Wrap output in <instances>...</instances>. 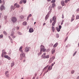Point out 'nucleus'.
Listing matches in <instances>:
<instances>
[{"instance_id":"f257e3e1","label":"nucleus","mask_w":79,"mask_h":79,"mask_svg":"<svg viewBox=\"0 0 79 79\" xmlns=\"http://www.w3.org/2000/svg\"><path fill=\"white\" fill-rule=\"evenodd\" d=\"M19 51L21 53L20 55V60H21L23 58L25 57V53L23 52V46H21L20 47Z\"/></svg>"},{"instance_id":"f03ea898","label":"nucleus","mask_w":79,"mask_h":79,"mask_svg":"<svg viewBox=\"0 0 79 79\" xmlns=\"http://www.w3.org/2000/svg\"><path fill=\"white\" fill-rule=\"evenodd\" d=\"M40 54H42V52H45V51L47 50L46 49H45V47L43 45H41V47H40Z\"/></svg>"},{"instance_id":"7ed1b4c3","label":"nucleus","mask_w":79,"mask_h":79,"mask_svg":"<svg viewBox=\"0 0 79 79\" xmlns=\"http://www.w3.org/2000/svg\"><path fill=\"white\" fill-rule=\"evenodd\" d=\"M11 21L13 23H15L17 21V19L16 17H13L11 18Z\"/></svg>"},{"instance_id":"20e7f679","label":"nucleus","mask_w":79,"mask_h":79,"mask_svg":"<svg viewBox=\"0 0 79 79\" xmlns=\"http://www.w3.org/2000/svg\"><path fill=\"white\" fill-rule=\"evenodd\" d=\"M51 11H50L48 12V14L45 17V20H47V19H48V17H49L50 14V13H51Z\"/></svg>"},{"instance_id":"39448f33","label":"nucleus","mask_w":79,"mask_h":79,"mask_svg":"<svg viewBox=\"0 0 79 79\" xmlns=\"http://www.w3.org/2000/svg\"><path fill=\"white\" fill-rule=\"evenodd\" d=\"M52 66H49L48 68V69L47 70V71H46L45 72V73H48V71H50V70H52Z\"/></svg>"},{"instance_id":"423d86ee","label":"nucleus","mask_w":79,"mask_h":79,"mask_svg":"<svg viewBox=\"0 0 79 79\" xmlns=\"http://www.w3.org/2000/svg\"><path fill=\"white\" fill-rule=\"evenodd\" d=\"M49 55H47V56H44V55H42L41 56V57L42 58L43 57V58L44 59H46V58H49Z\"/></svg>"},{"instance_id":"0eeeda50","label":"nucleus","mask_w":79,"mask_h":79,"mask_svg":"<svg viewBox=\"0 0 79 79\" xmlns=\"http://www.w3.org/2000/svg\"><path fill=\"white\" fill-rule=\"evenodd\" d=\"M25 52H29V48H28V47H26L25 49Z\"/></svg>"},{"instance_id":"6e6552de","label":"nucleus","mask_w":79,"mask_h":79,"mask_svg":"<svg viewBox=\"0 0 79 79\" xmlns=\"http://www.w3.org/2000/svg\"><path fill=\"white\" fill-rule=\"evenodd\" d=\"M5 8L4 6H3V5H2L0 7L1 10V11H2L3 10H5Z\"/></svg>"},{"instance_id":"1a4fd4ad","label":"nucleus","mask_w":79,"mask_h":79,"mask_svg":"<svg viewBox=\"0 0 79 79\" xmlns=\"http://www.w3.org/2000/svg\"><path fill=\"white\" fill-rule=\"evenodd\" d=\"M14 6H16L15 8H19L20 7V6L18 4V3H16L14 4Z\"/></svg>"},{"instance_id":"9d476101","label":"nucleus","mask_w":79,"mask_h":79,"mask_svg":"<svg viewBox=\"0 0 79 79\" xmlns=\"http://www.w3.org/2000/svg\"><path fill=\"white\" fill-rule=\"evenodd\" d=\"M71 22H73L74 20V15H73L72 17L71 18Z\"/></svg>"},{"instance_id":"9b49d317","label":"nucleus","mask_w":79,"mask_h":79,"mask_svg":"<svg viewBox=\"0 0 79 79\" xmlns=\"http://www.w3.org/2000/svg\"><path fill=\"white\" fill-rule=\"evenodd\" d=\"M29 31L31 33L32 32H34V30L33 29V28H31L29 29Z\"/></svg>"},{"instance_id":"f8f14e48","label":"nucleus","mask_w":79,"mask_h":79,"mask_svg":"<svg viewBox=\"0 0 79 79\" xmlns=\"http://www.w3.org/2000/svg\"><path fill=\"white\" fill-rule=\"evenodd\" d=\"M56 22V21H55L52 23V26H55V25Z\"/></svg>"},{"instance_id":"ddd939ff","label":"nucleus","mask_w":79,"mask_h":79,"mask_svg":"<svg viewBox=\"0 0 79 79\" xmlns=\"http://www.w3.org/2000/svg\"><path fill=\"white\" fill-rule=\"evenodd\" d=\"M55 52V48H53V49H52V54H53V53H54Z\"/></svg>"},{"instance_id":"4468645a","label":"nucleus","mask_w":79,"mask_h":79,"mask_svg":"<svg viewBox=\"0 0 79 79\" xmlns=\"http://www.w3.org/2000/svg\"><path fill=\"white\" fill-rule=\"evenodd\" d=\"M10 8L11 9V10H14L15 9V6H11Z\"/></svg>"},{"instance_id":"2eb2a0df","label":"nucleus","mask_w":79,"mask_h":79,"mask_svg":"<svg viewBox=\"0 0 79 79\" xmlns=\"http://www.w3.org/2000/svg\"><path fill=\"white\" fill-rule=\"evenodd\" d=\"M61 3L62 6H64V1H61Z\"/></svg>"},{"instance_id":"dca6fc26","label":"nucleus","mask_w":79,"mask_h":79,"mask_svg":"<svg viewBox=\"0 0 79 79\" xmlns=\"http://www.w3.org/2000/svg\"><path fill=\"white\" fill-rule=\"evenodd\" d=\"M58 45V43H55V44L53 45V48H55L56 47H57V46Z\"/></svg>"},{"instance_id":"f3484780","label":"nucleus","mask_w":79,"mask_h":79,"mask_svg":"<svg viewBox=\"0 0 79 79\" xmlns=\"http://www.w3.org/2000/svg\"><path fill=\"white\" fill-rule=\"evenodd\" d=\"M48 65L46 66H45L43 70V71H45V69H46L47 68H48Z\"/></svg>"},{"instance_id":"a211bd4d","label":"nucleus","mask_w":79,"mask_h":79,"mask_svg":"<svg viewBox=\"0 0 79 79\" xmlns=\"http://www.w3.org/2000/svg\"><path fill=\"white\" fill-rule=\"evenodd\" d=\"M56 16H54L52 17V21H56Z\"/></svg>"},{"instance_id":"6ab92c4d","label":"nucleus","mask_w":79,"mask_h":79,"mask_svg":"<svg viewBox=\"0 0 79 79\" xmlns=\"http://www.w3.org/2000/svg\"><path fill=\"white\" fill-rule=\"evenodd\" d=\"M52 32H55V27H54L53 26L52 27Z\"/></svg>"},{"instance_id":"aec40b11","label":"nucleus","mask_w":79,"mask_h":79,"mask_svg":"<svg viewBox=\"0 0 79 79\" xmlns=\"http://www.w3.org/2000/svg\"><path fill=\"white\" fill-rule=\"evenodd\" d=\"M2 53H4V55H6V52H5V51L4 50H3L2 51Z\"/></svg>"},{"instance_id":"412c9836","label":"nucleus","mask_w":79,"mask_h":79,"mask_svg":"<svg viewBox=\"0 0 79 79\" xmlns=\"http://www.w3.org/2000/svg\"><path fill=\"white\" fill-rule=\"evenodd\" d=\"M23 26H26L27 25V23L26 22H24L23 23Z\"/></svg>"},{"instance_id":"4be33fe9","label":"nucleus","mask_w":79,"mask_h":79,"mask_svg":"<svg viewBox=\"0 0 79 79\" xmlns=\"http://www.w3.org/2000/svg\"><path fill=\"white\" fill-rule=\"evenodd\" d=\"M55 3H53L52 4V8H54L55 6Z\"/></svg>"},{"instance_id":"5701e85b","label":"nucleus","mask_w":79,"mask_h":79,"mask_svg":"<svg viewBox=\"0 0 79 79\" xmlns=\"http://www.w3.org/2000/svg\"><path fill=\"white\" fill-rule=\"evenodd\" d=\"M56 30H57V31H58V32H60V28H58V27H56Z\"/></svg>"},{"instance_id":"b1692460","label":"nucleus","mask_w":79,"mask_h":79,"mask_svg":"<svg viewBox=\"0 0 79 79\" xmlns=\"http://www.w3.org/2000/svg\"><path fill=\"white\" fill-rule=\"evenodd\" d=\"M79 19V15H77L76 16V19Z\"/></svg>"},{"instance_id":"393cba45","label":"nucleus","mask_w":79,"mask_h":79,"mask_svg":"<svg viewBox=\"0 0 79 79\" xmlns=\"http://www.w3.org/2000/svg\"><path fill=\"white\" fill-rule=\"evenodd\" d=\"M22 1L23 3L24 4L26 3V2H27V1L26 0H22Z\"/></svg>"},{"instance_id":"a878e982","label":"nucleus","mask_w":79,"mask_h":79,"mask_svg":"<svg viewBox=\"0 0 79 79\" xmlns=\"http://www.w3.org/2000/svg\"><path fill=\"white\" fill-rule=\"evenodd\" d=\"M52 61H53V60H52L51 59L49 60V63H52Z\"/></svg>"},{"instance_id":"bb28decb","label":"nucleus","mask_w":79,"mask_h":79,"mask_svg":"<svg viewBox=\"0 0 79 79\" xmlns=\"http://www.w3.org/2000/svg\"><path fill=\"white\" fill-rule=\"evenodd\" d=\"M14 65H15V63H11V67H13Z\"/></svg>"},{"instance_id":"cd10ccee","label":"nucleus","mask_w":79,"mask_h":79,"mask_svg":"<svg viewBox=\"0 0 79 79\" xmlns=\"http://www.w3.org/2000/svg\"><path fill=\"white\" fill-rule=\"evenodd\" d=\"M11 36H13L14 35V32H12L11 34L10 35Z\"/></svg>"},{"instance_id":"c85d7f7f","label":"nucleus","mask_w":79,"mask_h":79,"mask_svg":"<svg viewBox=\"0 0 79 79\" xmlns=\"http://www.w3.org/2000/svg\"><path fill=\"white\" fill-rule=\"evenodd\" d=\"M68 37L67 36L64 40V42H66V40H67L68 39Z\"/></svg>"},{"instance_id":"c756f323","label":"nucleus","mask_w":79,"mask_h":79,"mask_svg":"<svg viewBox=\"0 0 79 79\" xmlns=\"http://www.w3.org/2000/svg\"><path fill=\"white\" fill-rule=\"evenodd\" d=\"M8 56H7V55H5L4 56V58H8Z\"/></svg>"},{"instance_id":"7c9ffc66","label":"nucleus","mask_w":79,"mask_h":79,"mask_svg":"<svg viewBox=\"0 0 79 79\" xmlns=\"http://www.w3.org/2000/svg\"><path fill=\"white\" fill-rule=\"evenodd\" d=\"M69 0H65V3H68V2H69Z\"/></svg>"},{"instance_id":"2f4dec72","label":"nucleus","mask_w":79,"mask_h":79,"mask_svg":"<svg viewBox=\"0 0 79 79\" xmlns=\"http://www.w3.org/2000/svg\"><path fill=\"white\" fill-rule=\"evenodd\" d=\"M56 37L57 38H58V37H59V35H58V34H56Z\"/></svg>"},{"instance_id":"473e14b6","label":"nucleus","mask_w":79,"mask_h":79,"mask_svg":"<svg viewBox=\"0 0 79 79\" xmlns=\"http://www.w3.org/2000/svg\"><path fill=\"white\" fill-rule=\"evenodd\" d=\"M49 10L51 11L52 10V6H49Z\"/></svg>"},{"instance_id":"72a5a7b5","label":"nucleus","mask_w":79,"mask_h":79,"mask_svg":"<svg viewBox=\"0 0 79 79\" xmlns=\"http://www.w3.org/2000/svg\"><path fill=\"white\" fill-rule=\"evenodd\" d=\"M7 59H8L9 60H11V58H10V56H8L7 58Z\"/></svg>"},{"instance_id":"f704fd0d","label":"nucleus","mask_w":79,"mask_h":79,"mask_svg":"<svg viewBox=\"0 0 79 79\" xmlns=\"http://www.w3.org/2000/svg\"><path fill=\"white\" fill-rule=\"evenodd\" d=\"M2 3H3V4H2L3 5H5V1L3 0V1H2Z\"/></svg>"},{"instance_id":"c9c22d12","label":"nucleus","mask_w":79,"mask_h":79,"mask_svg":"<svg viewBox=\"0 0 79 79\" xmlns=\"http://www.w3.org/2000/svg\"><path fill=\"white\" fill-rule=\"evenodd\" d=\"M55 0H52L51 2V3H55Z\"/></svg>"},{"instance_id":"e433bc0d","label":"nucleus","mask_w":79,"mask_h":79,"mask_svg":"<svg viewBox=\"0 0 79 79\" xmlns=\"http://www.w3.org/2000/svg\"><path fill=\"white\" fill-rule=\"evenodd\" d=\"M3 37V35L2 34L0 35V38H2Z\"/></svg>"},{"instance_id":"4c0bfd02","label":"nucleus","mask_w":79,"mask_h":79,"mask_svg":"<svg viewBox=\"0 0 79 79\" xmlns=\"http://www.w3.org/2000/svg\"><path fill=\"white\" fill-rule=\"evenodd\" d=\"M7 73H8V71H6L5 72V74L6 75Z\"/></svg>"},{"instance_id":"58836bf2","label":"nucleus","mask_w":79,"mask_h":79,"mask_svg":"<svg viewBox=\"0 0 79 79\" xmlns=\"http://www.w3.org/2000/svg\"><path fill=\"white\" fill-rule=\"evenodd\" d=\"M20 18L21 19H23V18H24V16H23V15H21V16H20Z\"/></svg>"},{"instance_id":"ea45409f","label":"nucleus","mask_w":79,"mask_h":79,"mask_svg":"<svg viewBox=\"0 0 79 79\" xmlns=\"http://www.w3.org/2000/svg\"><path fill=\"white\" fill-rule=\"evenodd\" d=\"M23 3V0H22L20 1V2H19L20 4H22V3Z\"/></svg>"},{"instance_id":"a19ab883","label":"nucleus","mask_w":79,"mask_h":79,"mask_svg":"<svg viewBox=\"0 0 79 79\" xmlns=\"http://www.w3.org/2000/svg\"><path fill=\"white\" fill-rule=\"evenodd\" d=\"M50 51V49H47V52H49Z\"/></svg>"},{"instance_id":"79ce46f5","label":"nucleus","mask_w":79,"mask_h":79,"mask_svg":"<svg viewBox=\"0 0 79 79\" xmlns=\"http://www.w3.org/2000/svg\"><path fill=\"white\" fill-rule=\"evenodd\" d=\"M74 73V70H72V71H71V73L72 74H73Z\"/></svg>"},{"instance_id":"37998d69","label":"nucleus","mask_w":79,"mask_h":79,"mask_svg":"<svg viewBox=\"0 0 79 79\" xmlns=\"http://www.w3.org/2000/svg\"><path fill=\"white\" fill-rule=\"evenodd\" d=\"M77 53V52H75L73 54V56H74L75 55H76V53Z\"/></svg>"},{"instance_id":"c03bdc74","label":"nucleus","mask_w":79,"mask_h":79,"mask_svg":"<svg viewBox=\"0 0 79 79\" xmlns=\"http://www.w3.org/2000/svg\"><path fill=\"white\" fill-rule=\"evenodd\" d=\"M19 27H16L17 30H19Z\"/></svg>"},{"instance_id":"a18cd8bd","label":"nucleus","mask_w":79,"mask_h":79,"mask_svg":"<svg viewBox=\"0 0 79 79\" xmlns=\"http://www.w3.org/2000/svg\"><path fill=\"white\" fill-rule=\"evenodd\" d=\"M59 27V29H61V26L60 25Z\"/></svg>"},{"instance_id":"49530a36","label":"nucleus","mask_w":79,"mask_h":79,"mask_svg":"<svg viewBox=\"0 0 79 79\" xmlns=\"http://www.w3.org/2000/svg\"><path fill=\"white\" fill-rule=\"evenodd\" d=\"M3 33H4V34L6 35V32H5V31H4Z\"/></svg>"},{"instance_id":"de8ad7c7","label":"nucleus","mask_w":79,"mask_h":79,"mask_svg":"<svg viewBox=\"0 0 79 79\" xmlns=\"http://www.w3.org/2000/svg\"><path fill=\"white\" fill-rule=\"evenodd\" d=\"M9 74H7L6 76V77H9Z\"/></svg>"},{"instance_id":"09e8293b","label":"nucleus","mask_w":79,"mask_h":79,"mask_svg":"<svg viewBox=\"0 0 79 79\" xmlns=\"http://www.w3.org/2000/svg\"><path fill=\"white\" fill-rule=\"evenodd\" d=\"M18 34L19 35H21V32H18Z\"/></svg>"},{"instance_id":"8fccbe9b","label":"nucleus","mask_w":79,"mask_h":79,"mask_svg":"<svg viewBox=\"0 0 79 79\" xmlns=\"http://www.w3.org/2000/svg\"><path fill=\"white\" fill-rule=\"evenodd\" d=\"M50 23H52V19H50Z\"/></svg>"},{"instance_id":"3c124183","label":"nucleus","mask_w":79,"mask_h":79,"mask_svg":"<svg viewBox=\"0 0 79 79\" xmlns=\"http://www.w3.org/2000/svg\"><path fill=\"white\" fill-rule=\"evenodd\" d=\"M62 18H64V15H63V14L62 15Z\"/></svg>"},{"instance_id":"603ef678","label":"nucleus","mask_w":79,"mask_h":79,"mask_svg":"<svg viewBox=\"0 0 79 79\" xmlns=\"http://www.w3.org/2000/svg\"><path fill=\"white\" fill-rule=\"evenodd\" d=\"M4 55V53H2V57H3Z\"/></svg>"},{"instance_id":"864d4df0","label":"nucleus","mask_w":79,"mask_h":79,"mask_svg":"<svg viewBox=\"0 0 79 79\" xmlns=\"http://www.w3.org/2000/svg\"><path fill=\"white\" fill-rule=\"evenodd\" d=\"M79 11V8H78L77 9L76 11H77V12H78V11Z\"/></svg>"},{"instance_id":"5fc2aeb1","label":"nucleus","mask_w":79,"mask_h":79,"mask_svg":"<svg viewBox=\"0 0 79 79\" xmlns=\"http://www.w3.org/2000/svg\"><path fill=\"white\" fill-rule=\"evenodd\" d=\"M55 56H53L52 57V59H53V60H54V59H55Z\"/></svg>"},{"instance_id":"6e6d98bb","label":"nucleus","mask_w":79,"mask_h":79,"mask_svg":"<svg viewBox=\"0 0 79 79\" xmlns=\"http://www.w3.org/2000/svg\"><path fill=\"white\" fill-rule=\"evenodd\" d=\"M29 17L28 16L27 17V21H28V20H29Z\"/></svg>"},{"instance_id":"4d7b16f0","label":"nucleus","mask_w":79,"mask_h":79,"mask_svg":"<svg viewBox=\"0 0 79 79\" xmlns=\"http://www.w3.org/2000/svg\"><path fill=\"white\" fill-rule=\"evenodd\" d=\"M15 37H16V36H13V37H12V38L13 39H15Z\"/></svg>"},{"instance_id":"13d9d810","label":"nucleus","mask_w":79,"mask_h":79,"mask_svg":"<svg viewBox=\"0 0 79 79\" xmlns=\"http://www.w3.org/2000/svg\"><path fill=\"white\" fill-rule=\"evenodd\" d=\"M31 16H32L31 14H30L28 16H29V17H31Z\"/></svg>"},{"instance_id":"bf43d9fd","label":"nucleus","mask_w":79,"mask_h":79,"mask_svg":"<svg viewBox=\"0 0 79 79\" xmlns=\"http://www.w3.org/2000/svg\"><path fill=\"white\" fill-rule=\"evenodd\" d=\"M4 18H7V16H6L4 17Z\"/></svg>"},{"instance_id":"052dcab7","label":"nucleus","mask_w":79,"mask_h":79,"mask_svg":"<svg viewBox=\"0 0 79 79\" xmlns=\"http://www.w3.org/2000/svg\"><path fill=\"white\" fill-rule=\"evenodd\" d=\"M43 55H46V53H44Z\"/></svg>"},{"instance_id":"680f3d73","label":"nucleus","mask_w":79,"mask_h":79,"mask_svg":"<svg viewBox=\"0 0 79 79\" xmlns=\"http://www.w3.org/2000/svg\"><path fill=\"white\" fill-rule=\"evenodd\" d=\"M47 1H48V2H50V1H51V0H47Z\"/></svg>"},{"instance_id":"e2e57ef3","label":"nucleus","mask_w":79,"mask_h":79,"mask_svg":"<svg viewBox=\"0 0 79 79\" xmlns=\"http://www.w3.org/2000/svg\"><path fill=\"white\" fill-rule=\"evenodd\" d=\"M0 3H2V0H0Z\"/></svg>"},{"instance_id":"0e129e2a","label":"nucleus","mask_w":79,"mask_h":79,"mask_svg":"<svg viewBox=\"0 0 79 79\" xmlns=\"http://www.w3.org/2000/svg\"><path fill=\"white\" fill-rule=\"evenodd\" d=\"M63 22H64V20H63L62 21V23H63Z\"/></svg>"},{"instance_id":"69168bd1","label":"nucleus","mask_w":79,"mask_h":79,"mask_svg":"<svg viewBox=\"0 0 79 79\" xmlns=\"http://www.w3.org/2000/svg\"><path fill=\"white\" fill-rule=\"evenodd\" d=\"M53 66V64H52L51 67H52V66Z\"/></svg>"},{"instance_id":"338daca9","label":"nucleus","mask_w":79,"mask_h":79,"mask_svg":"<svg viewBox=\"0 0 79 79\" xmlns=\"http://www.w3.org/2000/svg\"><path fill=\"white\" fill-rule=\"evenodd\" d=\"M45 24H46L45 23H44L43 24V26H44V25H45Z\"/></svg>"},{"instance_id":"774afa93","label":"nucleus","mask_w":79,"mask_h":79,"mask_svg":"<svg viewBox=\"0 0 79 79\" xmlns=\"http://www.w3.org/2000/svg\"><path fill=\"white\" fill-rule=\"evenodd\" d=\"M32 79H35V77H34Z\"/></svg>"}]
</instances>
